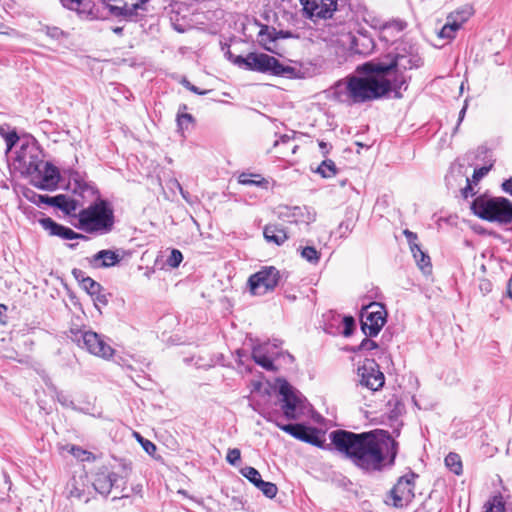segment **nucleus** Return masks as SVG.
<instances>
[{"label": "nucleus", "instance_id": "obj_17", "mask_svg": "<svg viewBox=\"0 0 512 512\" xmlns=\"http://www.w3.org/2000/svg\"><path fill=\"white\" fill-rule=\"evenodd\" d=\"M60 179L58 169L49 162H44L39 171L31 175L34 186L42 190H53L57 187Z\"/></svg>", "mask_w": 512, "mask_h": 512}, {"label": "nucleus", "instance_id": "obj_57", "mask_svg": "<svg viewBox=\"0 0 512 512\" xmlns=\"http://www.w3.org/2000/svg\"><path fill=\"white\" fill-rule=\"evenodd\" d=\"M319 146L324 154L328 153L327 144L325 142H319Z\"/></svg>", "mask_w": 512, "mask_h": 512}, {"label": "nucleus", "instance_id": "obj_46", "mask_svg": "<svg viewBox=\"0 0 512 512\" xmlns=\"http://www.w3.org/2000/svg\"><path fill=\"white\" fill-rule=\"evenodd\" d=\"M140 443L142 444L144 450L149 454L153 455L156 451V446L149 440H144L142 437L138 436Z\"/></svg>", "mask_w": 512, "mask_h": 512}, {"label": "nucleus", "instance_id": "obj_42", "mask_svg": "<svg viewBox=\"0 0 512 512\" xmlns=\"http://www.w3.org/2000/svg\"><path fill=\"white\" fill-rule=\"evenodd\" d=\"M492 168V164L488 166H483L480 168H476L472 175V179H470L474 184H477Z\"/></svg>", "mask_w": 512, "mask_h": 512}, {"label": "nucleus", "instance_id": "obj_53", "mask_svg": "<svg viewBox=\"0 0 512 512\" xmlns=\"http://www.w3.org/2000/svg\"><path fill=\"white\" fill-rule=\"evenodd\" d=\"M51 388L53 389V391L55 392L56 394V397H57V400L62 404V405H68V400H67V397L62 393V392H59L57 391L56 387L51 385Z\"/></svg>", "mask_w": 512, "mask_h": 512}, {"label": "nucleus", "instance_id": "obj_35", "mask_svg": "<svg viewBox=\"0 0 512 512\" xmlns=\"http://www.w3.org/2000/svg\"><path fill=\"white\" fill-rule=\"evenodd\" d=\"M259 41L264 44L265 49L271 51L269 47L266 46L267 42H273L278 39L276 36V30L270 28L267 25H263L258 33Z\"/></svg>", "mask_w": 512, "mask_h": 512}, {"label": "nucleus", "instance_id": "obj_26", "mask_svg": "<svg viewBox=\"0 0 512 512\" xmlns=\"http://www.w3.org/2000/svg\"><path fill=\"white\" fill-rule=\"evenodd\" d=\"M121 259L122 256L117 251L105 249L94 254L89 263L94 268H109L117 265Z\"/></svg>", "mask_w": 512, "mask_h": 512}, {"label": "nucleus", "instance_id": "obj_22", "mask_svg": "<svg viewBox=\"0 0 512 512\" xmlns=\"http://www.w3.org/2000/svg\"><path fill=\"white\" fill-rule=\"evenodd\" d=\"M409 246L411 253L417 263V266L423 271L425 274H429L431 272V262L430 257L420 248L417 241V234L406 229L403 231Z\"/></svg>", "mask_w": 512, "mask_h": 512}, {"label": "nucleus", "instance_id": "obj_32", "mask_svg": "<svg viewBox=\"0 0 512 512\" xmlns=\"http://www.w3.org/2000/svg\"><path fill=\"white\" fill-rule=\"evenodd\" d=\"M313 171L319 173L323 178H332L337 174L338 170L334 161L327 159L318 165Z\"/></svg>", "mask_w": 512, "mask_h": 512}, {"label": "nucleus", "instance_id": "obj_10", "mask_svg": "<svg viewBox=\"0 0 512 512\" xmlns=\"http://www.w3.org/2000/svg\"><path fill=\"white\" fill-rule=\"evenodd\" d=\"M386 310L377 302L365 306L361 312V329L368 337L376 336L386 323Z\"/></svg>", "mask_w": 512, "mask_h": 512}, {"label": "nucleus", "instance_id": "obj_15", "mask_svg": "<svg viewBox=\"0 0 512 512\" xmlns=\"http://www.w3.org/2000/svg\"><path fill=\"white\" fill-rule=\"evenodd\" d=\"M274 213L279 219L295 224H310L315 221V213L305 206L279 205Z\"/></svg>", "mask_w": 512, "mask_h": 512}, {"label": "nucleus", "instance_id": "obj_43", "mask_svg": "<svg viewBox=\"0 0 512 512\" xmlns=\"http://www.w3.org/2000/svg\"><path fill=\"white\" fill-rule=\"evenodd\" d=\"M241 452L238 448L229 449L227 452L226 460L229 464L235 466L240 462Z\"/></svg>", "mask_w": 512, "mask_h": 512}, {"label": "nucleus", "instance_id": "obj_3", "mask_svg": "<svg viewBox=\"0 0 512 512\" xmlns=\"http://www.w3.org/2000/svg\"><path fill=\"white\" fill-rule=\"evenodd\" d=\"M364 77L350 76L338 81L333 95L339 102L349 105L362 104L376 99L392 97L388 80L379 72H363Z\"/></svg>", "mask_w": 512, "mask_h": 512}, {"label": "nucleus", "instance_id": "obj_13", "mask_svg": "<svg viewBox=\"0 0 512 512\" xmlns=\"http://www.w3.org/2000/svg\"><path fill=\"white\" fill-rule=\"evenodd\" d=\"M304 15L317 22L331 18L337 9L338 0H300Z\"/></svg>", "mask_w": 512, "mask_h": 512}, {"label": "nucleus", "instance_id": "obj_6", "mask_svg": "<svg viewBox=\"0 0 512 512\" xmlns=\"http://www.w3.org/2000/svg\"><path fill=\"white\" fill-rule=\"evenodd\" d=\"M228 58L233 61V63L244 66L248 70L257 71L261 73H271L275 76H285V77H296L295 68L284 65L275 57L270 56L265 53H249L246 57L233 55L228 51L226 53Z\"/></svg>", "mask_w": 512, "mask_h": 512}, {"label": "nucleus", "instance_id": "obj_41", "mask_svg": "<svg viewBox=\"0 0 512 512\" xmlns=\"http://www.w3.org/2000/svg\"><path fill=\"white\" fill-rule=\"evenodd\" d=\"M177 124L179 128L188 127L194 124V118L188 113H179L177 116Z\"/></svg>", "mask_w": 512, "mask_h": 512}, {"label": "nucleus", "instance_id": "obj_38", "mask_svg": "<svg viewBox=\"0 0 512 512\" xmlns=\"http://www.w3.org/2000/svg\"><path fill=\"white\" fill-rule=\"evenodd\" d=\"M405 27H406V24L403 21L393 20L390 22H386L383 25L382 29H383L384 33L393 32V31L400 33L405 29Z\"/></svg>", "mask_w": 512, "mask_h": 512}, {"label": "nucleus", "instance_id": "obj_52", "mask_svg": "<svg viewBox=\"0 0 512 512\" xmlns=\"http://www.w3.org/2000/svg\"><path fill=\"white\" fill-rule=\"evenodd\" d=\"M344 324H345V330L344 334L348 336L351 333V330L354 326V320L352 317H345L344 318Z\"/></svg>", "mask_w": 512, "mask_h": 512}, {"label": "nucleus", "instance_id": "obj_39", "mask_svg": "<svg viewBox=\"0 0 512 512\" xmlns=\"http://www.w3.org/2000/svg\"><path fill=\"white\" fill-rule=\"evenodd\" d=\"M462 169H463V165H461L459 163H454L451 166L450 173L446 176V182L448 185H452V180L456 176H460V177L465 176L464 173L462 172Z\"/></svg>", "mask_w": 512, "mask_h": 512}, {"label": "nucleus", "instance_id": "obj_31", "mask_svg": "<svg viewBox=\"0 0 512 512\" xmlns=\"http://www.w3.org/2000/svg\"><path fill=\"white\" fill-rule=\"evenodd\" d=\"M238 182L242 185H255L267 188L268 181L260 174L241 173L238 177Z\"/></svg>", "mask_w": 512, "mask_h": 512}, {"label": "nucleus", "instance_id": "obj_40", "mask_svg": "<svg viewBox=\"0 0 512 512\" xmlns=\"http://www.w3.org/2000/svg\"><path fill=\"white\" fill-rule=\"evenodd\" d=\"M183 260L182 253L179 250L173 249L170 256L167 259V264L170 267L176 268L180 265Z\"/></svg>", "mask_w": 512, "mask_h": 512}, {"label": "nucleus", "instance_id": "obj_36", "mask_svg": "<svg viewBox=\"0 0 512 512\" xmlns=\"http://www.w3.org/2000/svg\"><path fill=\"white\" fill-rule=\"evenodd\" d=\"M301 257L311 264H318L320 252L313 246H306L300 250Z\"/></svg>", "mask_w": 512, "mask_h": 512}, {"label": "nucleus", "instance_id": "obj_29", "mask_svg": "<svg viewBox=\"0 0 512 512\" xmlns=\"http://www.w3.org/2000/svg\"><path fill=\"white\" fill-rule=\"evenodd\" d=\"M73 276L79 282L80 286L90 295L98 294L102 286L90 277L85 276L84 272L80 269H73Z\"/></svg>", "mask_w": 512, "mask_h": 512}, {"label": "nucleus", "instance_id": "obj_8", "mask_svg": "<svg viewBox=\"0 0 512 512\" xmlns=\"http://www.w3.org/2000/svg\"><path fill=\"white\" fill-rule=\"evenodd\" d=\"M70 333L72 341L90 354L105 360H109L113 357L115 350L106 339L98 333L81 329H71Z\"/></svg>", "mask_w": 512, "mask_h": 512}, {"label": "nucleus", "instance_id": "obj_45", "mask_svg": "<svg viewBox=\"0 0 512 512\" xmlns=\"http://www.w3.org/2000/svg\"><path fill=\"white\" fill-rule=\"evenodd\" d=\"M377 343L371 339L364 338L360 345L358 346L357 350H373L377 348Z\"/></svg>", "mask_w": 512, "mask_h": 512}, {"label": "nucleus", "instance_id": "obj_59", "mask_svg": "<svg viewBox=\"0 0 512 512\" xmlns=\"http://www.w3.org/2000/svg\"><path fill=\"white\" fill-rule=\"evenodd\" d=\"M112 31H113L115 34L120 35V34H122V32H123V28H122V27H114V28L112 29Z\"/></svg>", "mask_w": 512, "mask_h": 512}, {"label": "nucleus", "instance_id": "obj_11", "mask_svg": "<svg viewBox=\"0 0 512 512\" xmlns=\"http://www.w3.org/2000/svg\"><path fill=\"white\" fill-rule=\"evenodd\" d=\"M279 279V271L275 267L269 266L251 275L248 280V285L253 295H264L274 290Z\"/></svg>", "mask_w": 512, "mask_h": 512}, {"label": "nucleus", "instance_id": "obj_14", "mask_svg": "<svg viewBox=\"0 0 512 512\" xmlns=\"http://www.w3.org/2000/svg\"><path fill=\"white\" fill-rule=\"evenodd\" d=\"M279 393L282 396L280 403L284 416L290 420L297 419L303 410L302 399L287 382L280 385Z\"/></svg>", "mask_w": 512, "mask_h": 512}, {"label": "nucleus", "instance_id": "obj_56", "mask_svg": "<svg viewBox=\"0 0 512 512\" xmlns=\"http://www.w3.org/2000/svg\"><path fill=\"white\" fill-rule=\"evenodd\" d=\"M355 144H356L358 147H361V148H363V147H365V148H369V147H371V146H372V143H370V144H369V143H363V142H361V141H356V142H355Z\"/></svg>", "mask_w": 512, "mask_h": 512}, {"label": "nucleus", "instance_id": "obj_44", "mask_svg": "<svg viewBox=\"0 0 512 512\" xmlns=\"http://www.w3.org/2000/svg\"><path fill=\"white\" fill-rule=\"evenodd\" d=\"M181 84L191 92L198 94V95H205L210 92V90H201L197 86L193 85L190 81H188L186 78H183L181 80Z\"/></svg>", "mask_w": 512, "mask_h": 512}, {"label": "nucleus", "instance_id": "obj_1", "mask_svg": "<svg viewBox=\"0 0 512 512\" xmlns=\"http://www.w3.org/2000/svg\"><path fill=\"white\" fill-rule=\"evenodd\" d=\"M330 439L335 449L364 473L382 472L395 465L399 444L388 431L336 430L331 432Z\"/></svg>", "mask_w": 512, "mask_h": 512}, {"label": "nucleus", "instance_id": "obj_9", "mask_svg": "<svg viewBox=\"0 0 512 512\" xmlns=\"http://www.w3.org/2000/svg\"><path fill=\"white\" fill-rule=\"evenodd\" d=\"M150 0H104L103 5L110 16L125 21H137L139 11H146Z\"/></svg>", "mask_w": 512, "mask_h": 512}, {"label": "nucleus", "instance_id": "obj_7", "mask_svg": "<svg viewBox=\"0 0 512 512\" xmlns=\"http://www.w3.org/2000/svg\"><path fill=\"white\" fill-rule=\"evenodd\" d=\"M471 209L475 215L490 222H512V202L503 197H477L472 202Z\"/></svg>", "mask_w": 512, "mask_h": 512}, {"label": "nucleus", "instance_id": "obj_48", "mask_svg": "<svg viewBox=\"0 0 512 512\" xmlns=\"http://www.w3.org/2000/svg\"><path fill=\"white\" fill-rule=\"evenodd\" d=\"M479 290L483 295L488 294L492 290V283L487 279H481L479 281Z\"/></svg>", "mask_w": 512, "mask_h": 512}, {"label": "nucleus", "instance_id": "obj_28", "mask_svg": "<svg viewBox=\"0 0 512 512\" xmlns=\"http://www.w3.org/2000/svg\"><path fill=\"white\" fill-rule=\"evenodd\" d=\"M264 238L269 243L282 245L287 239L288 235L284 228L277 224H268L264 227Z\"/></svg>", "mask_w": 512, "mask_h": 512}, {"label": "nucleus", "instance_id": "obj_33", "mask_svg": "<svg viewBox=\"0 0 512 512\" xmlns=\"http://www.w3.org/2000/svg\"><path fill=\"white\" fill-rule=\"evenodd\" d=\"M252 358L258 365L268 371H273L275 369L273 361L267 357L259 347L253 349Z\"/></svg>", "mask_w": 512, "mask_h": 512}, {"label": "nucleus", "instance_id": "obj_5", "mask_svg": "<svg viewBox=\"0 0 512 512\" xmlns=\"http://www.w3.org/2000/svg\"><path fill=\"white\" fill-rule=\"evenodd\" d=\"M77 228L88 234L105 235L113 230L115 218L111 205L97 199L77 214Z\"/></svg>", "mask_w": 512, "mask_h": 512}, {"label": "nucleus", "instance_id": "obj_19", "mask_svg": "<svg viewBox=\"0 0 512 512\" xmlns=\"http://www.w3.org/2000/svg\"><path fill=\"white\" fill-rule=\"evenodd\" d=\"M276 425L284 432L290 434L296 439L312 444L317 447L323 445L318 431L313 428L306 427L302 424H280L276 422Z\"/></svg>", "mask_w": 512, "mask_h": 512}, {"label": "nucleus", "instance_id": "obj_23", "mask_svg": "<svg viewBox=\"0 0 512 512\" xmlns=\"http://www.w3.org/2000/svg\"><path fill=\"white\" fill-rule=\"evenodd\" d=\"M118 480L119 475L117 473L103 467L96 472L93 486L98 493L108 496Z\"/></svg>", "mask_w": 512, "mask_h": 512}, {"label": "nucleus", "instance_id": "obj_18", "mask_svg": "<svg viewBox=\"0 0 512 512\" xmlns=\"http://www.w3.org/2000/svg\"><path fill=\"white\" fill-rule=\"evenodd\" d=\"M472 15L471 8L465 7L452 12L448 15L447 21L438 33L443 39L451 40L455 37L456 32Z\"/></svg>", "mask_w": 512, "mask_h": 512}, {"label": "nucleus", "instance_id": "obj_16", "mask_svg": "<svg viewBox=\"0 0 512 512\" xmlns=\"http://www.w3.org/2000/svg\"><path fill=\"white\" fill-rule=\"evenodd\" d=\"M414 477V474H409L399 478L396 485L390 491L393 506L399 508L411 502L414 497Z\"/></svg>", "mask_w": 512, "mask_h": 512}, {"label": "nucleus", "instance_id": "obj_37", "mask_svg": "<svg viewBox=\"0 0 512 512\" xmlns=\"http://www.w3.org/2000/svg\"><path fill=\"white\" fill-rule=\"evenodd\" d=\"M69 452L80 461H89L93 458L91 452L82 449L81 447L71 445Z\"/></svg>", "mask_w": 512, "mask_h": 512}, {"label": "nucleus", "instance_id": "obj_24", "mask_svg": "<svg viewBox=\"0 0 512 512\" xmlns=\"http://www.w3.org/2000/svg\"><path fill=\"white\" fill-rule=\"evenodd\" d=\"M39 223L43 229L48 231V233L52 236H59L66 240L86 239V236L76 233L71 228L56 223L49 217L41 218Z\"/></svg>", "mask_w": 512, "mask_h": 512}, {"label": "nucleus", "instance_id": "obj_34", "mask_svg": "<svg viewBox=\"0 0 512 512\" xmlns=\"http://www.w3.org/2000/svg\"><path fill=\"white\" fill-rule=\"evenodd\" d=\"M445 465L446 467L456 475L462 474V462L461 458L456 453H449L445 457Z\"/></svg>", "mask_w": 512, "mask_h": 512}, {"label": "nucleus", "instance_id": "obj_54", "mask_svg": "<svg viewBox=\"0 0 512 512\" xmlns=\"http://www.w3.org/2000/svg\"><path fill=\"white\" fill-rule=\"evenodd\" d=\"M502 188L505 192L509 193L512 195V178H510L509 180H506L503 184H502Z\"/></svg>", "mask_w": 512, "mask_h": 512}, {"label": "nucleus", "instance_id": "obj_4", "mask_svg": "<svg viewBox=\"0 0 512 512\" xmlns=\"http://www.w3.org/2000/svg\"><path fill=\"white\" fill-rule=\"evenodd\" d=\"M0 135L6 142V152L19 146L15 163L22 174L31 177L33 173L39 171L45 161L43 160L42 150L32 135L25 133L19 135L16 130H0Z\"/></svg>", "mask_w": 512, "mask_h": 512}, {"label": "nucleus", "instance_id": "obj_2", "mask_svg": "<svg viewBox=\"0 0 512 512\" xmlns=\"http://www.w3.org/2000/svg\"><path fill=\"white\" fill-rule=\"evenodd\" d=\"M422 65L421 57L414 52L413 47L406 43L396 46L395 52L386 56V60L369 61L357 68L359 72H379L390 83L392 98H402L401 89H407L405 71L419 68Z\"/></svg>", "mask_w": 512, "mask_h": 512}, {"label": "nucleus", "instance_id": "obj_61", "mask_svg": "<svg viewBox=\"0 0 512 512\" xmlns=\"http://www.w3.org/2000/svg\"><path fill=\"white\" fill-rule=\"evenodd\" d=\"M289 139H290V137L287 136V135L281 136V141L282 142H285L286 140H289Z\"/></svg>", "mask_w": 512, "mask_h": 512}, {"label": "nucleus", "instance_id": "obj_25", "mask_svg": "<svg viewBox=\"0 0 512 512\" xmlns=\"http://www.w3.org/2000/svg\"><path fill=\"white\" fill-rule=\"evenodd\" d=\"M39 202L46 203L50 206L57 207L64 213L72 215L78 209L79 203L66 195L60 194L54 197L47 195H38Z\"/></svg>", "mask_w": 512, "mask_h": 512}, {"label": "nucleus", "instance_id": "obj_47", "mask_svg": "<svg viewBox=\"0 0 512 512\" xmlns=\"http://www.w3.org/2000/svg\"><path fill=\"white\" fill-rule=\"evenodd\" d=\"M92 297H93V300H94L96 306H98V305L105 306L108 304V298H107L106 294H104L102 292V290H100L98 292V294H94V296H92Z\"/></svg>", "mask_w": 512, "mask_h": 512}, {"label": "nucleus", "instance_id": "obj_30", "mask_svg": "<svg viewBox=\"0 0 512 512\" xmlns=\"http://www.w3.org/2000/svg\"><path fill=\"white\" fill-rule=\"evenodd\" d=\"M484 512H512V510L506 507L502 495H495L485 503Z\"/></svg>", "mask_w": 512, "mask_h": 512}, {"label": "nucleus", "instance_id": "obj_50", "mask_svg": "<svg viewBox=\"0 0 512 512\" xmlns=\"http://www.w3.org/2000/svg\"><path fill=\"white\" fill-rule=\"evenodd\" d=\"M46 34L52 38L58 39L63 32L57 27H47Z\"/></svg>", "mask_w": 512, "mask_h": 512}, {"label": "nucleus", "instance_id": "obj_51", "mask_svg": "<svg viewBox=\"0 0 512 512\" xmlns=\"http://www.w3.org/2000/svg\"><path fill=\"white\" fill-rule=\"evenodd\" d=\"M465 181H466V186L462 189V195L464 198H468L469 195L473 194V189L471 186L472 181L468 177L465 178Z\"/></svg>", "mask_w": 512, "mask_h": 512}, {"label": "nucleus", "instance_id": "obj_27", "mask_svg": "<svg viewBox=\"0 0 512 512\" xmlns=\"http://www.w3.org/2000/svg\"><path fill=\"white\" fill-rule=\"evenodd\" d=\"M87 475L82 472L74 475L67 484L68 496L70 498L82 499L85 496Z\"/></svg>", "mask_w": 512, "mask_h": 512}, {"label": "nucleus", "instance_id": "obj_60", "mask_svg": "<svg viewBox=\"0 0 512 512\" xmlns=\"http://www.w3.org/2000/svg\"><path fill=\"white\" fill-rule=\"evenodd\" d=\"M6 35H18V33L14 30H11V32H3Z\"/></svg>", "mask_w": 512, "mask_h": 512}, {"label": "nucleus", "instance_id": "obj_12", "mask_svg": "<svg viewBox=\"0 0 512 512\" xmlns=\"http://www.w3.org/2000/svg\"><path fill=\"white\" fill-rule=\"evenodd\" d=\"M357 375L361 386L371 391H378L385 383L384 374L378 364L372 359H365L357 369Z\"/></svg>", "mask_w": 512, "mask_h": 512}, {"label": "nucleus", "instance_id": "obj_62", "mask_svg": "<svg viewBox=\"0 0 512 512\" xmlns=\"http://www.w3.org/2000/svg\"><path fill=\"white\" fill-rule=\"evenodd\" d=\"M436 512H439V511H436Z\"/></svg>", "mask_w": 512, "mask_h": 512}, {"label": "nucleus", "instance_id": "obj_21", "mask_svg": "<svg viewBox=\"0 0 512 512\" xmlns=\"http://www.w3.org/2000/svg\"><path fill=\"white\" fill-rule=\"evenodd\" d=\"M240 473L257 487L267 498H274L278 492L277 486L272 482L262 480L261 475L254 467H244Z\"/></svg>", "mask_w": 512, "mask_h": 512}, {"label": "nucleus", "instance_id": "obj_49", "mask_svg": "<svg viewBox=\"0 0 512 512\" xmlns=\"http://www.w3.org/2000/svg\"><path fill=\"white\" fill-rule=\"evenodd\" d=\"M82 1L83 0H61L63 6L71 10L76 9Z\"/></svg>", "mask_w": 512, "mask_h": 512}, {"label": "nucleus", "instance_id": "obj_58", "mask_svg": "<svg viewBox=\"0 0 512 512\" xmlns=\"http://www.w3.org/2000/svg\"><path fill=\"white\" fill-rule=\"evenodd\" d=\"M508 295L510 298H512V277L510 278L508 283Z\"/></svg>", "mask_w": 512, "mask_h": 512}, {"label": "nucleus", "instance_id": "obj_20", "mask_svg": "<svg viewBox=\"0 0 512 512\" xmlns=\"http://www.w3.org/2000/svg\"><path fill=\"white\" fill-rule=\"evenodd\" d=\"M339 41L342 46L357 54H369L374 48L373 39L364 34L356 36L351 32L343 33Z\"/></svg>", "mask_w": 512, "mask_h": 512}, {"label": "nucleus", "instance_id": "obj_55", "mask_svg": "<svg viewBox=\"0 0 512 512\" xmlns=\"http://www.w3.org/2000/svg\"><path fill=\"white\" fill-rule=\"evenodd\" d=\"M276 36L281 37V38H289L291 37V33L290 32H284V31H280V32H277L276 31Z\"/></svg>", "mask_w": 512, "mask_h": 512}]
</instances>
